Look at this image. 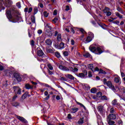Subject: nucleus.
Here are the masks:
<instances>
[{"instance_id":"obj_1","label":"nucleus","mask_w":125,"mask_h":125,"mask_svg":"<svg viewBox=\"0 0 125 125\" xmlns=\"http://www.w3.org/2000/svg\"><path fill=\"white\" fill-rule=\"evenodd\" d=\"M58 68H60V70H62V71H64V72H68V71H70L73 73H76V72L79 71V69L76 67L73 68L72 67H69L68 68L62 65H59L58 66Z\"/></svg>"},{"instance_id":"obj_2","label":"nucleus","mask_w":125,"mask_h":125,"mask_svg":"<svg viewBox=\"0 0 125 125\" xmlns=\"http://www.w3.org/2000/svg\"><path fill=\"white\" fill-rule=\"evenodd\" d=\"M3 1V4L0 3V11L1 10L5 9L6 7H9L11 4H12V1L10 0H2Z\"/></svg>"},{"instance_id":"obj_3","label":"nucleus","mask_w":125,"mask_h":125,"mask_svg":"<svg viewBox=\"0 0 125 125\" xmlns=\"http://www.w3.org/2000/svg\"><path fill=\"white\" fill-rule=\"evenodd\" d=\"M7 18L10 20V22L13 23H16L18 22V17H12L11 15V12L10 11H7L6 12Z\"/></svg>"},{"instance_id":"obj_4","label":"nucleus","mask_w":125,"mask_h":125,"mask_svg":"<svg viewBox=\"0 0 125 125\" xmlns=\"http://www.w3.org/2000/svg\"><path fill=\"white\" fill-rule=\"evenodd\" d=\"M51 26L49 23H45L44 24V30L46 34L49 36L51 37L52 36V33H51Z\"/></svg>"},{"instance_id":"obj_5","label":"nucleus","mask_w":125,"mask_h":125,"mask_svg":"<svg viewBox=\"0 0 125 125\" xmlns=\"http://www.w3.org/2000/svg\"><path fill=\"white\" fill-rule=\"evenodd\" d=\"M90 51L94 52L96 54H101L103 52V50L101 49V47H92L90 49Z\"/></svg>"},{"instance_id":"obj_6","label":"nucleus","mask_w":125,"mask_h":125,"mask_svg":"<svg viewBox=\"0 0 125 125\" xmlns=\"http://www.w3.org/2000/svg\"><path fill=\"white\" fill-rule=\"evenodd\" d=\"M104 84H105L106 85H107V86H108V87H109V88H111V89L113 90V91H115V86H114V85H113V84H112V82H111V81L107 82V79H106V78H104Z\"/></svg>"},{"instance_id":"obj_7","label":"nucleus","mask_w":125,"mask_h":125,"mask_svg":"<svg viewBox=\"0 0 125 125\" xmlns=\"http://www.w3.org/2000/svg\"><path fill=\"white\" fill-rule=\"evenodd\" d=\"M37 52L39 57H42V58H44V57H45V54H44V53H43L42 50L41 49V48L39 47H37Z\"/></svg>"},{"instance_id":"obj_8","label":"nucleus","mask_w":125,"mask_h":125,"mask_svg":"<svg viewBox=\"0 0 125 125\" xmlns=\"http://www.w3.org/2000/svg\"><path fill=\"white\" fill-rule=\"evenodd\" d=\"M13 90L15 95H20L21 94V88L18 86H13Z\"/></svg>"},{"instance_id":"obj_9","label":"nucleus","mask_w":125,"mask_h":125,"mask_svg":"<svg viewBox=\"0 0 125 125\" xmlns=\"http://www.w3.org/2000/svg\"><path fill=\"white\" fill-rule=\"evenodd\" d=\"M117 116L115 114H109L107 118V121H111V120H116Z\"/></svg>"},{"instance_id":"obj_10","label":"nucleus","mask_w":125,"mask_h":125,"mask_svg":"<svg viewBox=\"0 0 125 125\" xmlns=\"http://www.w3.org/2000/svg\"><path fill=\"white\" fill-rule=\"evenodd\" d=\"M88 67L89 69H90L92 71V72H96V71L98 72L99 71V68H98V67H96L94 69H93V64H89Z\"/></svg>"},{"instance_id":"obj_11","label":"nucleus","mask_w":125,"mask_h":125,"mask_svg":"<svg viewBox=\"0 0 125 125\" xmlns=\"http://www.w3.org/2000/svg\"><path fill=\"white\" fill-rule=\"evenodd\" d=\"M14 78H15V79H16L18 82H21L22 79L21 78V77H20V75H19L18 73H14Z\"/></svg>"},{"instance_id":"obj_12","label":"nucleus","mask_w":125,"mask_h":125,"mask_svg":"<svg viewBox=\"0 0 125 125\" xmlns=\"http://www.w3.org/2000/svg\"><path fill=\"white\" fill-rule=\"evenodd\" d=\"M17 119L19 120V121H21L22 123H27V120L25 119L23 117H21V116H17Z\"/></svg>"},{"instance_id":"obj_13","label":"nucleus","mask_w":125,"mask_h":125,"mask_svg":"<svg viewBox=\"0 0 125 125\" xmlns=\"http://www.w3.org/2000/svg\"><path fill=\"white\" fill-rule=\"evenodd\" d=\"M79 111V108L78 107H73L71 109L70 112L72 113V114H75V113H77Z\"/></svg>"},{"instance_id":"obj_14","label":"nucleus","mask_w":125,"mask_h":125,"mask_svg":"<svg viewBox=\"0 0 125 125\" xmlns=\"http://www.w3.org/2000/svg\"><path fill=\"white\" fill-rule=\"evenodd\" d=\"M65 77H66V78H67V79H69V80H74L75 79V77H74V76H73V75H72L71 74H66V75H65Z\"/></svg>"},{"instance_id":"obj_15","label":"nucleus","mask_w":125,"mask_h":125,"mask_svg":"<svg viewBox=\"0 0 125 125\" xmlns=\"http://www.w3.org/2000/svg\"><path fill=\"white\" fill-rule=\"evenodd\" d=\"M45 43H46L47 45H51L52 41L50 39H47L45 41Z\"/></svg>"},{"instance_id":"obj_16","label":"nucleus","mask_w":125,"mask_h":125,"mask_svg":"<svg viewBox=\"0 0 125 125\" xmlns=\"http://www.w3.org/2000/svg\"><path fill=\"white\" fill-rule=\"evenodd\" d=\"M91 41H92V39H91V38L89 36H88L87 37V38L86 39L84 42H85V43H88V42H91Z\"/></svg>"},{"instance_id":"obj_17","label":"nucleus","mask_w":125,"mask_h":125,"mask_svg":"<svg viewBox=\"0 0 125 125\" xmlns=\"http://www.w3.org/2000/svg\"><path fill=\"white\" fill-rule=\"evenodd\" d=\"M120 81H121L120 77H115L114 78V82L116 83H120Z\"/></svg>"},{"instance_id":"obj_18","label":"nucleus","mask_w":125,"mask_h":125,"mask_svg":"<svg viewBox=\"0 0 125 125\" xmlns=\"http://www.w3.org/2000/svg\"><path fill=\"white\" fill-rule=\"evenodd\" d=\"M25 87L26 89H31V88H33V87L29 84H25Z\"/></svg>"},{"instance_id":"obj_19","label":"nucleus","mask_w":125,"mask_h":125,"mask_svg":"<svg viewBox=\"0 0 125 125\" xmlns=\"http://www.w3.org/2000/svg\"><path fill=\"white\" fill-rule=\"evenodd\" d=\"M78 76L79 77V78H82V79H83V78L85 77V75H84V74L83 73H79Z\"/></svg>"},{"instance_id":"obj_20","label":"nucleus","mask_w":125,"mask_h":125,"mask_svg":"<svg viewBox=\"0 0 125 125\" xmlns=\"http://www.w3.org/2000/svg\"><path fill=\"white\" fill-rule=\"evenodd\" d=\"M78 124L79 125H82V124H83V117L82 118H81L78 122Z\"/></svg>"},{"instance_id":"obj_21","label":"nucleus","mask_w":125,"mask_h":125,"mask_svg":"<svg viewBox=\"0 0 125 125\" xmlns=\"http://www.w3.org/2000/svg\"><path fill=\"white\" fill-rule=\"evenodd\" d=\"M115 15L117 16V17H119L120 19H122L123 18V15L120 14L118 12H115Z\"/></svg>"},{"instance_id":"obj_22","label":"nucleus","mask_w":125,"mask_h":125,"mask_svg":"<svg viewBox=\"0 0 125 125\" xmlns=\"http://www.w3.org/2000/svg\"><path fill=\"white\" fill-rule=\"evenodd\" d=\"M117 10H118V11H119V12H121L122 13V14H124V13H125V12H124V11H123V9H121V7H118L117 8Z\"/></svg>"},{"instance_id":"obj_23","label":"nucleus","mask_w":125,"mask_h":125,"mask_svg":"<svg viewBox=\"0 0 125 125\" xmlns=\"http://www.w3.org/2000/svg\"><path fill=\"white\" fill-rule=\"evenodd\" d=\"M59 46L61 49H63V48L65 47V44L63 42H62L60 44Z\"/></svg>"},{"instance_id":"obj_24","label":"nucleus","mask_w":125,"mask_h":125,"mask_svg":"<svg viewBox=\"0 0 125 125\" xmlns=\"http://www.w3.org/2000/svg\"><path fill=\"white\" fill-rule=\"evenodd\" d=\"M98 109L100 112V113H102L103 112V106H99L98 107Z\"/></svg>"},{"instance_id":"obj_25","label":"nucleus","mask_w":125,"mask_h":125,"mask_svg":"<svg viewBox=\"0 0 125 125\" xmlns=\"http://www.w3.org/2000/svg\"><path fill=\"white\" fill-rule=\"evenodd\" d=\"M55 55L58 58H60L61 57V55H60V53L58 52H56L55 53Z\"/></svg>"},{"instance_id":"obj_26","label":"nucleus","mask_w":125,"mask_h":125,"mask_svg":"<svg viewBox=\"0 0 125 125\" xmlns=\"http://www.w3.org/2000/svg\"><path fill=\"white\" fill-rule=\"evenodd\" d=\"M108 125H115V122L112 121L111 120L110 121H107Z\"/></svg>"},{"instance_id":"obj_27","label":"nucleus","mask_w":125,"mask_h":125,"mask_svg":"<svg viewBox=\"0 0 125 125\" xmlns=\"http://www.w3.org/2000/svg\"><path fill=\"white\" fill-rule=\"evenodd\" d=\"M88 35L90 38H91V39H93L94 38V34H93V33H92V32H88Z\"/></svg>"},{"instance_id":"obj_28","label":"nucleus","mask_w":125,"mask_h":125,"mask_svg":"<svg viewBox=\"0 0 125 125\" xmlns=\"http://www.w3.org/2000/svg\"><path fill=\"white\" fill-rule=\"evenodd\" d=\"M31 21L32 23H36V18H35V16H31Z\"/></svg>"},{"instance_id":"obj_29","label":"nucleus","mask_w":125,"mask_h":125,"mask_svg":"<svg viewBox=\"0 0 125 125\" xmlns=\"http://www.w3.org/2000/svg\"><path fill=\"white\" fill-rule=\"evenodd\" d=\"M110 10V9L107 7H105L104 9L103 10V11L104 13H107Z\"/></svg>"},{"instance_id":"obj_30","label":"nucleus","mask_w":125,"mask_h":125,"mask_svg":"<svg viewBox=\"0 0 125 125\" xmlns=\"http://www.w3.org/2000/svg\"><path fill=\"white\" fill-rule=\"evenodd\" d=\"M47 67L48 69H49V70H53V67L52 66V65H51L50 63H48L47 64Z\"/></svg>"},{"instance_id":"obj_31","label":"nucleus","mask_w":125,"mask_h":125,"mask_svg":"<svg viewBox=\"0 0 125 125\" xmlns=\"http://www.w3.org/2000/svg\"><path fill=\"white\" fill-rule=\"evenodd\" d=\"M57 40L59 42H61V41H62V39L61 38V34H58Z\"/></svg>"},{"instance_id":"obj_32","label":"nucleus","mask_w":125,"mask_h":125,"mask_svg":"<svg viewBox=\"0 0 125 125\" xmlns=\"http://www.w3.org/2000/svg\"><path fill=\"white\" fill-rule=\"evenodd\" d=\"M99 74H104V75H106V72H105V71H104L102 69H99Z\"/></svg>"},{"instance_id":"obj_33","label":"nucleus","mask_w":125,"mask_h":125,"mask_svg":"<svg viewBox=\"0 0 125 125\" xmlns=\"http://www.w3.org/2000/svg\"><path fill=\"white\" fill-rule=\"evenodd\" d=\"M83 56H84V57H86V58H87V57H89V56H90V54L87 52L84 54Z\"/></svg>"},{"instance_id":"obj_34","label":"nucleus","mask_w":125,"mask_h":125,"mask_svg":"<svg viewBox=\"0 0 125 125\" xmlns=\"http://www.w3.org/2000/svg\"><path fill=\"white\" fill-rule=\"evenodd\" d=\"M118 89L119 90H122V91H123V92H125V87L121 86V87H120V88H119Z\"/></svg>"},{"instance_id":"obj_35","label":"nucleus","mask_w":125,"mask_h":125,"mask_svg":"<svg viewBox=\"0 0 125 125\" xmlns=\"http://www.w3.org/2000/svg\"><path fill=\"white\" fill-rule=\"evenodd\" d=\"M83 88H84L85 89H90V87H89V86L87 84H85L83 86Z\"/></svg>"},{"instance_id":"obj_36","label":"nucleus","mask_w":125,"mask_h":125,"mask_svg":"<svg viewBox=\"0 0 125 125\" xmlns=\"http://www.w3.org/2000/svg\"><path fill=\"white\" fill-rule=\"evenodd\" d=\"M43 15H44V17H46V18L48 17V14L47 12H46V11H44L43 12Z\"/></svg>"},{"instance_id":"obj_37","label":"nucleus","mask_w":125,"mask_h":125,"mask_svg":"<svg viewBox=\"0 0 125 125\" xmlns=\"http://www.w3.org/2000/svg\"><path fill=\"white\" fill-rule=\"evenodd\" d=\"M117 104H118V103H117V100H114L112 101V105L115 106V105H117Z\"/></svg>"},{"instance_id":"obj_38","label":"nucleus","mask_w":125,"mask_h":125,"mask_svg":"<svg viewBox=\"0 0 125 125\" xmlns=\"http://www.w3.org/2000/svg\"><path fill=\"white\" fill-rule=\"evenodd\" d=\"M57 21H58V18H55L54 19H53L52 20V21L53 22V23H54L55 24V23H56L57 22Z\"/></svg>"},{"instance_id":"obj_39","label":"nucleus","mask_w":125,"mask_h":125,"mask_svg":"<svg viewBox=\"0 0 125 125\" xmlns=\"http://www.w3.org/2000/svg\"><path fill=\"white\" fill-rule=\"evenodd\" d=\"M13 106L14 107H17V106H19V104L17 102L14 103L13 104Z\"/></svg>"},{"instance_id":"obj_40","label":"nucleus","mask_w":125,"mask_h":125,"mask_svg":"<svg viewBox=\"0 0 125 125\" xmlns=\"http://www.w3.org/2000/svg\"><path fill=\"white\" fill-rule=\"evenodd\" d=\"M91 93H95L96 92V88H92L91 89Z\"/></svg>"},{"instance_id":"obj_41","label":"nucleus","mask_w":125,"mask_h":125,"mask_svg":"<svg viewBox=\"0 0 125 125\" xmlns=\"http://www.w3.org/2000/svg\"><path fill=\"white\" fill-rule=\"evenodd\" d=\"M79 31H80L82 34H84L86 33L84 30L83 28H79Z\"/></svg>"},{"instance_id":"obj_42","label":"nucleus","mask_w":125,"mask_h":125,"mask_svg":"<svg viewBox=\"0 0 125 125\" xmlns=\"http://www.w3.org/2000/svg\"><path fill=\"white\" fill-rule=\"evenodd\" d=\"M34 14H37V13H38V11H39V10H38V8L37 7H35L34 9Z\"/></svg>"},{"instance_id":"obj_43","label":"nucleus","mask_w":125,"mask_h":125,"mask_svg":"<svg viewBox=\"0 0 125 125\" xmlns=\"http://www.w3.org/2000/svg\"><path fill=\"white\" fill-rule=\"evenodd\" d=\"M101 98L103 100H108V98H107V97L106 96H103Z\"/></svg>"},{"instance_id":"obj_44","label":"nucleus","mask_w":125,"mask_h":125,"mask_svg":"<svg viewBox=\"0 0 125 125\" xmlns=\"http://www.w3.org/2000/svg\"><path fill=\"white\" fill-rule=\"evenodd\" d=\"M16 5H17V7H18V8H21V4H20V2H18L16 4Z\"/></svg>"},{"instance_id":"obj_45","label":"nucleus","mask_w":125,"mask_h":125,"mask_svg":"<svg viewBox=\"0 0 125 125\" xmlns=\"http://www.w3.org/2000/svg\"><path fill=\"white\" fill-rule=\"evenodd\" d=\"M70 42L72 45H75V41H74V40L72 39L70 41Z\"/></svg>"},{"instance_id":"obj_46","label":"nucleus","mask_w":125,"mask_h":125,"mask_svg":"<svg viewBox=\"0 0 125 125\" xmlns=\"http://www.w3.org/2000/svg\"><path fill=\"white\" fill-rule=\"evenodd\" d=\"M105 13H106V16H111V15H112V13L110 11H108Z\"/></svg>"},{"instance_id":"obj_47","label":"nucleus","mask_w":125,"mask_h":125,"mask_svg":"<svg viewBox=\"0 0 125 125\" xmlns=\"http://www.w3.org/2000/svg\"><path fill=\"white\" fill-rule=\"evenodd\" d=\"M64 56H68L69 55V53L67 51H65L63 52Z\"/></svg>"},{"instance_id":"obj_48","label":"nucleus","mask_w":125,"mask_h":125,"mask_svg":"<svg viewBox=\"0 0 125 125\" xmlns=\"http://www.w3.org/2000/svg\"><path fill=\"white\" fill-rule=\"evenodd\" d=\"M18 97V96L17 95H15L12 99L13 101H15V99H16Z\"/></svg>"},{"instance_id":"obj_49","label":"nucleus","mask_w":125,"mask_h":125,"mask_svg":"<svg viewBox=\"0 0 125 125\" xmlns=\"http://www.w3.org/2000/svg\"><path fill=\"white\" fill-rule=\"evenodd\" d=\"M75 101L76 102L77 104H78V105H80V106H81L82 107H84V105H83V104L77 102L76 100H75Z\"/></svg>"},{"instance_id":"obj_50","label":"nucleus","mask_w":125,"mask_h":125,"mask_svg":"<svg viewBox=\"0 0 125 125\" xmlns=\"http://www.w3.org/2000/svg\"><path fill=\"white\" fill-rule=\"evenodd\" d=\"M37 33H38V34H39V35H41V34L42 33V30L39 29L38 30Z\"/></svg>"},{"instance_id":"obj_51","label":"nucleus","mask_w":125,"mask_h":125,"mask_svg":"<svg viewBox=\"0 0 125 125\" xmlns=\"http://www.w3.org/2000/svg\"><path fill=\"white\" fill-rule=\"evenodd\" d=\"M27 97V94H24L21 97L22 99H25Z\"/></svg>"},{"instance_id":"obj_52","label":"nucleus","mask_w":125,"mask_h":125,"mask_svg":"<svg viewBox=\"0 0 125 125\" xmlns=\"http://www.w3.org/2000/svg\"><path fill=\"white\" fill-rule=\"evenodd\" d=\"M5 73H6V75L7 76H9V74H10V71L9 70H6V71H5ZM8 73H9V74H8Z\"/></svg>"},{"instance_id":"obj_53","label":"nucleus","mask_w":125,"mask_h":125,"mask_svg":"<svg viewBox=\"0 0 125 125\" xmlns=\"http://www.w3.org/2000/svg\"><path fill=\"white\" fill-rule=\"evenodd\" d=\"M69 10H70V7L68 5H66L65 8V11H68Z\"/></svg>"},{"instance_id":"obj_54","label":"nucleus","mask_w":125,"mask_h":125,"mask_svg":"<svg viewBox=\"0 0 125 125\" xmlns=\"http://www.w3.org/2000/svg\"><path fill=\"white\" fill-rule=\"evenodd\" d=\"M45 86H46V87H49V88H50V89H53V88L50 87V86H49V85H48V84H46L45 85Z\"/></svg>"},{"instance_id":"obj_55","label":"nucleus","mask_w":125,"mask_h":125,"mask_svg":"<svg viewBox=\"0 0 125 125\" xmlns=\"http://www.w3.org/2000/svg\"><path fill=\"white\" fill-rule=\"evenodd\" d=\"M91 77H92V74H91V72L89 71L88 72V77L91 78Z\"/></svg>"},{"instance_id":"obj_56","label":"nucleus","mask_w":125,"mask_h":125,"mask_svg":"<svg viewBox=\"0 0 125 125\" xmlns=\"http://www.w3.org/2000/svg\"><path fill=\"white\" fill-rule=\"evenodd\" d=\"M32 10H33V8L30 7L28 11V13H30V12H32Z\"/></svg>"},{"instance_id":"obj_57","label":"nucleus","mask_w":125,"mask_h":125,"mask_svg":"<svg viewBox=\"0 0 125 125\" xmlns=\"http://www.w3.org/2000/svg\"><path fill=\"white\" fill-rule=\"evenodd\" d=\"M31 45H32V46L35 45V42L33 41V40H32L31 41Z\"/></svg>"},{"instance_id":"obj_58","label":"nucleus","mask_w":125,"mask_h":125,"mask_svg":"<svg viewBox=\"0 0 125 125\" xmlns=\"http://www.w3.org/2000/svg\"><path fill=\"white\" fill-rule=\"evenodd\" d=\"M48 72L49 74V75H53V72H52V71L49 70V69L48 70Z\"/></svg>"},{"instance_id":"obj_59","label":"nucleus","mask_w":125,"mask_h":125,"mask_svg":"<svg viewBox=\"0 0 125 125\" xmlns=\"http://www.w3.org/2000/svg\"><path fill=\"white\" fill-rule=\"evenodd\" d=\"M53 15H57V10H55L53 12Z\"/></svg>"},{"instance_id":"obj_60","label":"nucleus","mask_w":125,"mask_h":125,"mask_svg":"<svg viewBox=\"0 0 125 125\" xmlns=\"http://www.w3.org/2000/svg\"><path fill=\"white\" fill-rule=\"evenodd\" d=\"M49 97H50V96L48 95L46 98H44L45 100H48L49 99Z\"/></svg>"},{"instance_id":"obj_61","label":"nucleus","mask_w":125,"mask_h":125,"mask_svg":"<svg viewBox=\"0 0 125 125\" xmlns=\"http://www.w3.org/2000/svg\"><path fill=\"white\" fill-rule=\"evenodd\" d=\"M114 23H115V24H117V25H120V21H116L114 22Z\"/></svg>"},{"instance_id":"obj_62","label":"nucleus","mask_w":125,"mask_h":125,"mask_svg":"<svg viewBox=\"0 0 125 125\" xmlns=\"http://www.w3.org/2000/svg\"><path fill=\"white\" fill-rule=\"evenodd\" d=\"M61 81H67V79L64 77L61 78Z\"/></svg>"},{"instance_id":"obj_63","label":"nucleus","mask_w":125,"mask_h":125,"mask_svg":"<svg viewBox=\"0 0 125 125\" xmlns=\"http://www.w3.org/2000/svg\"><path fill=\"white\" fill-rule=\"evenodd\" d=\"M57 100H60V96H57L56 97Z\"/></svg>"},{"instance_id":"obj_64","label":"nucleus","mask_w":125,"mask_h":125,"mask_svg":"<svg viewBox=\"0 0 125 125\" xmlns=\"http://www.w3.org/2000/svg\"><path fill=\"white\" fill-rule=\"evenodd\" d=\"M118 124L120 125H122V124H123V122L121 121V120H120L118 121Z\"/></svg>"}]
</instances>
